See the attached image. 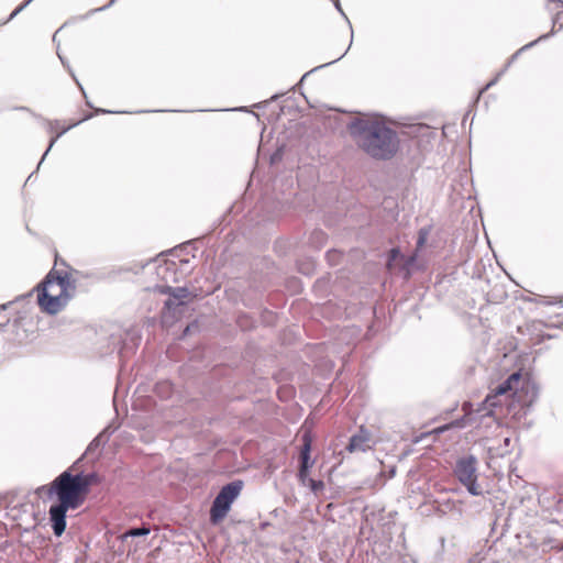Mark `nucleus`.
<instances>
[{
	"instance_id": "f257e3e1",
	"label": "nucleus",
	"mask_w": 563,
	"mask_h": 563,
	"mask_svg": "<svg viewBox=\"0 0 563 563\" xmlns=\"http://www.w3.org/2000/svg\"><path fill=\"white\" fill-rule=\"evenodd\" d=\"M95 474H76L69 471L59 474L48 486L44 487L48 497L56 496L58 503L49 508V520L55 536L59 537L66 529V512L79 508L86 500L89 488L96 483Z\"/></svg>"
},
{
	"instance_id": "f03ea898",
	"label": "nucleus",
	"mask_w": 563,
	"mask_h": 563,
	"mask_svg": "<svg viewBox=\"0 0 563 563\" xmlns=\"http://www.w3.org/2000/svg\"><path fill=\"white\" fill-rule=\"evenodd\" d=\"M351 133L357 146L375 159H390L399 148L397 133L378 120H361Z\"/></svg>"
},
{
	"instance_id": "7ed1b4c3",
	"label": "nucleus",
	"mask_w": 563,
	"mask_h": 563,
	"mask_svg": "<svg viewBox=\"0 0 563 563\" xmlns=\"http://www.w3.org/2000/svg\"><path fill=\"white\" fill-rule=\"evenodd\" d=\"M536 396L534 386L527 374L520 372L511 374L505 382L494 388L485 398L484 406L490 413L497 409L503 412V407H507L509 412L514 402L517 401L521 407L529 406Z\"/></svg>"
},
{
	"instance_id": "20e7f679",
	"label": "nucleus",
	"mask_w": 563,
	"mask_h": 563,
	"mask_svg": "<svg viewBox=\"0 0 563 563\" xmlns=\"http://www.w3.org/2000/svg\"><path fill=\"white\" fill-rule=\"evenodd\" d=\"M76 289L70 272L53 268L37 286V303L42 311L56 314L63 310Z\"/></svg>"
},
{
	"instance_id": "39448f33",
	"label": "nucleus",
	"mask_w": 563,
	"mask_h": 563,
	"mask_svg": "<svg viewBox=\"0 0 563 563\" xmlns=\"http://www.w3.org/2000/svg\"><path fill=\"white\" fill-rule=\"evenodd\" d=\"M242 490V482H232L221 488L210 509V521L213 525L221 522L231 509V505Z\"/></svg>"
},
{
	"instance_id": "423d86ee",
	"label": "nucleus",
	"mask_w": 563,
	"mask_h": 563,
	"mask_svg": "<svg viewBox=\"0 0 563 563\" xmlns=\"http://www.w3.org/2000/svg\"><path fill=\"white\" fill-rule=\"evenodd\" d=\"M476 464L477 461L474 456L459 459L454 467V475L471 495L481 496L483 489L477 483Z\"/></svg>"
},
{
	"instance_id": "0eeeda50",
	"label": "nucleus",
	"mask_w": 563,
	"mask_h": 563,
	"mask_svg": "<svg viewBox=\"0 0 563 563\" xmlns=\"http://www.w3.org/2000/svg\"><path fill=\"white\" fill-rule=\"evenodd\" d=\"M300 439L301 446L299 451L300 466L298 471V478L305 484L309 474V468L312 466V462L310 461L312 445V435L310 430H305Z\"/></svg>"
},
{
	"instance_id": "6e6552de",
	"label": "nucleus",
	"mask_w": 563,
	"mask_h": 563,
	"mask_svg": "<svg viewBox=\"0 0 563 563\" xmlns=\"http://www.w3.org/2000/svg\"><path fill=\"white\" fill-rule=\"evenodd\" d=\"M374 445L375 440L373 439L371 432L364 427H361L358 432L350 439L346 450L350 453L366 452L372 450Z\"/></svg>"
},
{
	"instance_id": "1a4fd4ad",
	"label": "nucleus",
	"mask_w": 563,
	"mask_h": 563,
	"mask_svg": "<svg viewBox=\"0 0 563 563\" xmlns=\"http://www.w3.org/2000/svg\"><path fill=\"white\" fill-rule=\"evenodd\" d=\"M85 119H81V120H77V121H73L70 122L69 124H64L62 123L60 121H54V122H51L49 123V131L51 133H55V135L52 137L51 142H49V146L47 148V151H49L53 145L55 144V142L64 134L66 133L68 130H70L71 128L76 126L77 124H79L81 121H84Z\"/></svg>"
},
{
	"instance_id": "9d476101",
	"label": "nucleus",
	"mask_w": 563,
	"mask_h": 563,
	"mask_svg": "<svg viewBox=\"0 0 563 563\" xmlns=\"http://www.w3.org/2000/svg\"><path fill=\"white\" fill-rule=\"evenodd\" d=\"M547 319L554 327L563 324V301L549 305Z\"/></svg>"
},
{
	"instance_id": "9b49d317",
	"label": "nucleus",
	"mask_w": 563,
	"mask_h": 563,
	"mask_svg": "<svg viewBox=\"0 0 563 563\" xmlns=\"http://www.w3.org/2000/svg\"><path fill=\"white\" fill-rule=\"evenodd\" d=\"M430 234V229L429 228H422L419 230L418 232V240H417V249L420 250L424 246L427 240H428V236Z\"/></svg>"
},
{
	"instance_id": "f8f14e48",
	"label": "nucleus",
	"mask_w": 563,
	"mask_h": 563,
	"mask_svg": "<svg viewBox=\"0 0 563 563\" xmlns=\"http://www.w3.org/2000/svg\"><path fill=\"white\" fill-rule=\"evenodd\" d=\"M308 484H309V487L310 489L317 494L319 492H321L323 488H324V483L322 481H316V479H312V478H308L307 477V481Z\"/></svg>"
},
{
	"instance_id": "ddd939ff",
	"label": "nucleus",
	"mask_w": 563,
	"mask_h": 563,
	"mask_svg": "<svg viewBox=\"0 0 563 563\" xmlns=\"http://www.w3.org/2000/svg\"><path fill=\"white\" fill-rule=\"evenodd\" d=\"M150 533L148 528H134L125 532L124 537H139V536H146Z\"/></svg>"
},
{
	"instance_id": "4468645a",
	"label": "nucleus",
	"mask_w": 563,
	"mask_h": 563,
	"mask_svg": "<svg viewBox=\"0 0 563 563\" xmlns=\"http://www.w3.org/2000/svg\"><path fill=\"white\" fill-rule=\"evenodd\" d=\"M32 0H26L24 1L23 3H21L18 8H15L12 13L10 14L9 19L4 22L7 23L8 21L12 20L14 16H16L22 10H24L31 2Z\"/></svg>"
},
{
	"instance_id": "2eb2a0df",
	"label": "nucleus",
	"mask_w": 563,
	"mask_h": 563,
	"mask_svg": "<svg viewBox=\"0 0 563 563\" xmlns=\"http://www.w3.org/2000/svg\"><path fill=\"white\" fill-rule=\"evenodd\" d=\"M399 250L393 249L389 254L388 268H391L393 262L399 256Z\"/></svg>"
},
{
	"instance_id": "dca6fc26",
	"label": "nucleus",
	"mask_w": 563,
	"mask_h": 563,
	"mask_svg": "<svg viewBox=\"0 0 563 563\" xmlns=\"http://www.w3.org/2000/svg\"><path fill=\"white\" fill-rule=\"evenodd\" d=\"M339 255H340V254H339L336 251H332V252H329V253H328V256H329V257H331V258H332V257H335V256H339Z\"/></svg>"
},
{
	"instance_id": "f3484780",
	"label": "nucleus",
	"mask_w": 563,
	"mask_h": 563,
	"mask_svg": "<svg viewBox=\"0 0 563 563\" xmlns=\"http://www.w3.org/2000/svg\"><path fill=\"white\" fill-rule=\"evenodd\" d=\"M244 320L246 321V318H245V317H243V318H240V319H239V324H240L241 327H244V325H245V324H244Z\"/></svg>"
},
{
	"instance_id": "a211bd4d",
	"label": "nucleus",
	"mask_w": 563,
	"mask_h": 563,
	"mask_svg": "<svg viewBox=\"0 0 563 563\" xmlns=\"http://www.w3.org/2000/svg\"><path fill=\"white\" fill-rule=\"evenodd\" d=\"M509 441H510V439H509V438H506V439H505V443H506V445H508V444H509Z\"/></svg>"
}]
</instances>
